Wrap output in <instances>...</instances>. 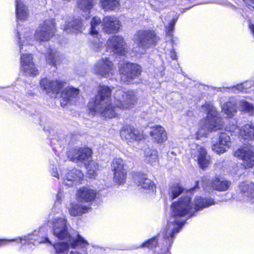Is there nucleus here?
<instances>
[{
  "mask_svg": "<svg viewBox=\"0 0 254 254\" xmlns=\"http://www.w3.org/2000/svg\"><path fill=\"white\" fill-rule=\"evenodd\" d=\"M137 96L132 90L124 91L120 87L116 89L100 85L97 94L89 101L88 107L92 115L99 114L102 117L113 118L118 109L131 108L136 102Z\"/></svg>",
  "mask_w": 254,
  "mask_h": 254,
  "instance_id": "f257e3e1",
  "label": "nucleus"
},
{
  "mask_svg": "<svg viewBox=\"0 0 254 254\" xmlns=\"http://www.w3.org/2000/svg\"><path fill=\"white\" fill-rule=\"evenodd\" d=\"M214 204L215 202L211 198H204L200 196H196L193 202L191 201L190 196H186L173 202L171 206V216L162 233L167 249L171 246L175 234L180 231L186 223L187 217L190 218L194 215L196 211Z\"/></svg>",
  "mask_w": 254,
  "mask_h": 254,
  "instance_id": "f03ea898",
  "label": "nucleus"
},
{
  "mask_svg": "<svg viewBox=\"0 0 254 254\" xmlns=\"http://www.w3.org/2000/svg\"><path fill=\"white\" fill-rule=\"evenodd\" d=\"M48 224L52 227V232L55 237L61 240H66L53 245L55 254H67L70 248L76 249L78 247L85 248L89 245L87 241L78 234L76 238L71 237L69 233L70 225L65 216L53 217L48 221Z\"/></svg>",
  "mask_w": 254,
  "mask_h": 254,
  "instance_id": "7ed1b4c3",
  "label": "nucleus"
},
{
  "mask_svg": "<svg viewBox=\"0 0 254 254\" xmlns=\"http://www.w3.org/2000/svg\"><path fill=\"white\" fill-rule=\"evenodd\" d=\"M16 30V36L21 55V69L28 75L35 76L38 74V70L32 62V56L29 54L23 53L24 51H27L28 45H32L33 41L31 29L18 25Z\"/></svg>",
  "mask_w": 254,
  "mask_h": 254,
  "instance_id": "20e7f679",
  "label": "nucleus"
},
{
  "mask_svg": "<svg viewBox=\"0 0 254 254\" xmlns=\"http://www.w3.org/2000/svg\"><path fill=\"white\" fill-rule=\"evenodd\" d=\"M202 112L206 114V119L201 122V127L197 132V138L199 136H203L207 134V131H212L221 129L223 125L222 119L216 108L211 102H206L201 108Z\"/></svg>",
  "mask_w": 254,
  "mask_h": 254,
  "instance_id": "39448f33",
  "label": "nucleus"
},
{
  "mask_svg": "<svg viewBox=\"0 0 254 254\" xmlns=\"http://www.w3.org/2000/svg\"><path fill=\"white\" fill-rule=\"evenodd\" d=\"M16 242L22 245H25L29 249H33L34 246L41 243H48L52 245V242L46 236V229L40 227L31 234L12 239H0V247L5 245L7 243Z\"/></svg>",
  "mask_w": 254,
  "mask_h": 254,
  "instance_id": "423d86ee",
  "label": "nucleus"
},
{
  "mask_svg": "<svg viewBox=\"0 0 254 254\" xmlns=\"http://www.w3.org/2000/svg\"><path fill=\"white\" fill-rule=\"evenodd\" d=\"M133 41L142 50L139 54H144L146 50L155 46L158 37L154 31L139 30L134 34Z\"/></svg>",
  "mask_w": 254,
  "mask_h": 254,
  "instance_id": "0eeeda50",
  "label": "nucleus"
},
{
  "mask_svg": "<svg viewBox=\"0 0 254 254\" xmlns=\"http://www.w3.org/2000/svg\"><path fill=\"white\" fill-rule=\"evenodd\" d=\"M119 71L121 75V80L127 83H130L132 80L140 75L141 67L135 64L121 61L119 64Z\"/></svg>",
  "mask_w": 254,
  "mask_h": 254,
  "instance_id": "6e6552de",
  "label": "nucleus"
},
{
  "mask_svg": "<svg viewBox=\"0 0 254 254\" xmlns=\"http://www.w3.org/2000/svg\"><path fill=\"white\" fill-rule=\"evenodd\" d=\"M231 185V182L217 176L211 179L206 176L203 177L201 179L202 187L208 191L212 189L220 191H226L229 189Z\"/></svg>",
  "mask_w": 254,
  "mask_h": 254,
  "instance_id": "1a4fd4ad",
  "label": "nucleus"
},
{
  "mask_svg": "<svg viewBox=\"0 0 254 254\" xmlns=\"http://www.w3.org/2000/svg\"><path fill=\"white\" fill-rule=\"evenodd\" d=\"M56 31L54 20L47 19L36 30L34 35L35 39L38 42L48 41L55 35Z\"/></svg>",
  "mask_w": 254,
  "mask_h": 254,
  "instance_id": "9d476101",
  "label": "nucleus"
},
{
  "mask_svg": "<svg viewBox=\"0 0 254 254\" xmlns=\"http://www.w3.org/2000/svg\"><path fill=\"white\" fill-rule=\"evenodd\" d=\"M92 150L89 148L77 147L70 149L67 153V157L73 162L86 165L92 158Z\"/></svg>",
  "mask_w": 254,
  "mask_h": 254,
  "instance_id": "9b49d317",
  "label": "nucleus"
},
{
  "mask_svg": "<svg viewBox=\"0 0 254 254\" xmlns=\"http://www.w3.org/2000/svg\"><path fill=\"white\" fill-rule=\"evenodd\" d=\"M102 23L100 18L98 16L93 17L90 22L89 33L91 35L97 38L93 41L92 48L93 50L97 52H102L105 48L102 42L103 40L98 37L99 31L102 26Z\"/></svg>",
  "mask_w": 254,
  "mask_h": 254,
  "instance_id": "f8f14e48",
  "label": "nucleus"
},
{
  "mask_svg": "<svg viewBox=\"0 0 254 254\" xmlns=\"http://www.w3.org/2000/svg\"><path fill=\"white\" fill-rule=\"evenodd\" d=\"M94 72L97 75L104 77H110L115 71V67L108 58H102L94 65Z\"/></svg>",
  "mask_w": 254,
  "mask_h": 254,
  "instance_id": "ddd939ff",
  "label": "nucleus"
},
{
  "mask_svg": "<svg viewBox=\"0 0 254 254\" xmlns=\"http://www.w3.org/2000/svg\"><path fill=\"white\" fill-rule=\"evenodd\" d=\"M235 157L242 161V165L245 168L254 166V152L248 146L240 147L235 151Z\"/></svg>",
  "mask_w": 254,
  "mask_h": 254,
  "instance_id": "4468645a",
  "label": "nucleus"
},
{
  "mask_svg": "<svg viewBox=\"0 0 254 254\" xmlns=\"http://www.w3.org/2000/svg\"><path fill=\"white\" fill-rule=\"evenodd\" d=\"M65 83L60 80H53L47 77L43 78L40 81V88L46 94L59 93L60 91L65 86Z\"/></svg>",
  "mask_w": 254,
  "mask_h": 254,
  "instance_id": "2eb2a0df",
  "label": "nucleus"
},
{
  "mask_svg": "<svg viewBox=\"0 0 254 254\" xmlns=\"http://www.w3.org/2000/svg\"><path fill=\"white\" fill-rule=\"evenodd\" d=\"M106 49L121 55H125L127 52L124 39L120 36H113L110 38L107 42Z\"/></svg>",
  "mask_w": 254,
  "mask_h": 254,
  "instance_id": "dca6fc26",
  "label": "nucleus"
},
{
  "mask_svg": "<svg viewBox=\"0 0 254 254\" xmlns=\"http://www.w3.org/2000/svg\"><path fill=\"white\" fill-rule=\"evenodd\" d=\"M63 184L68 187L76 186L80 183L83 178V174L79 170L75 168L67 170L62 175Z\"/></svg>",
  "mask_w": 254,
  "mask_h": 254,
  "instance_id": "f3484780",
  "label": "nucleus"
},
{
  "mask_svg": "<svg viewBox=\"0 0 254 254\" xmlns=\"http://www.w3.org/2000/svg\"><path fill=\"white\" fill-rule=\"evenodd\" d=\"M120 134L122 139L128 142L139 141L144 138L142 132L130 126L124 127L121 130Z\"/></svg>",
  "mask_w": 254,
  "mask_h": 254,
  "instance_id": "a211bd4d",
  "label": "nucleus"
},
{
  "mask_svg": "<svg viewBox=\"0 0 254 254\" xmlns=\"http://www.w3.org/2000/svg\"><path fill=\"white\" fill-rule=\"evenodd\" d=\"M79 98V90L73 87L68 86L62 91L61 104L62 106L75 102Z\"/></svg>",
  "mask_w": 254,
  "mask_h": 254,
  "instance_id": "6ab92c4d",
  "label": "nucleus"
},
{
  "mask_svg": "<svg viewBox=\"0 0 254 254\" xmlns=\"http://www.w3.org/2000/svg\"><path fill=\"white\" fill-rule=\"evenodd\" d=\"M103 31L108 34L118 32L121 28V22L115 16H107L102 23Z\"/></svg>",
  "mask_w": 254,
  "mask_h": 254,
  "instance_id": "aec40b11",
  "label": "nucleus"
},
{
  "mask_svg": "<svg viewBox=\"0 0 254 254\" xmlns=\"http://www.w3.org/2000/svg\"><path fill=\"white\" fill-rule=\"evenodd\" d=\"M231 146L230 137L226 132H221L218 140L213 141L212 149L218 154L226 152Z\"/></svg>",
  "mask_w": 254,
  "mask_h": 254,
  "instance_id": "412c9836",
  "label": "nucleus"
},
{
  "mask_svg": "<svg viewBox=\"0 0 254 254\" xmlns=\"http://www.w3.org/2000/svg\"><path fill=\"white\" fill-rule=\"evenodd\" d=\"M196 150L191 148V155L196 157L197 162L200 168L204 169L206 168L210 163V157L207 155L206 150L200 146L195 145Z\"/></svg>",
  "mask_w": 254,
  "mask_h": 254,
  "instance_id": "4be33fe9",
  "label": "nucleus"
},
{
  "mask_svg": "<svg viewBox=\"0 0 254 254\" xmlns=\"http://www.w3.org/2000/svg\"><path fill=\"white\" fill-rule=\"evenodd\" d=\"M240 139L244 144L251 145L254 139V126L252 123L243 126L240 130Z\"/></svg>",
  "mask_w": 254,
  "mask_h": 254,
  "instance_id": "5701e85b",
  "label": "nucleus"
},
{
  "mask_svg": "<svg viewBox=\"0 0 254 254\" xmlns=\"http://www.w3.org/2000/svg\"><path fill=\"white\" fill-rule=\"evenodd\" d=\"M133 179L135 183L144 190L152 191L155 190L156 187L153 182L142 173H135L133 175Z\"/></svg>",
  "mask_w": 254,
  "mask_h": 254,
  "instance_id": "b1692460",
  "label": "nucleus"
},
{
  "mask_svg": "<svg viewBox=\"0 0 254 254\" xmlns=\"http://www.w3.org/2000/svg\"><path fill=\"white\" fill-rule=\"evenodd\" d=\"M82 22L80 18H74L66 21L64 26V31L67 33H77L82 30Z\"/></svg>",
  "mask_w": 254,
  "mask_h": 254,
  "instance_id": "393cba45",
  "label": "nucleus"
},
{
  "mask_svg": "<svg viewBox=\"0 0 254 254\" xmlns=\"http://www.w3.org/2000/svg\"><path fill=\"white\" fill-rule=\"evenodd\" d=\"M15 13L18 21H24L27 19L29 10L23 0H15Z\"/></svg>",
  "mask_w": 254,
  "mask_h": 254,
  "instance_id": "a878e982",
  "label": "nucleus"
},
{
  "mask_svg": "<svg viewBox=\"0 0 254 254\" xmlns=\"http://www.w3.org/2000/svg\"><path fill=\"white\" fill-rule=\"evenodd\" d=\"M241 193L245 200L254 199V184L252 182H243L239 186Z\"/></svg>",
  "mask_w": 254,
  "mask_h": 254,
  "instance_id": "bb28decb",
  "label": "nucleus"
},
{
  "mask_svg": "<svg viewBox=\"0 0 254 254\" xmlns=\"http://www.w3.org/2000/svg\"><path fill=\"white\" fill-rule=\"evenodd\" d=\"M150 135L158 143H161L167 140V133L164 128L160 126H155L151 128Z\"/></svg>",
  "mask_w": 254,
  "mask_h": 254,
  "instance_id": "cd10ccee",
  "label": "nucleus"
},
{
  "mask_svg": "<svg viewBox=\"0 0 254 254\" xmlns=\"http://www.w3.org/2000/svg\"><path fill=\"white\" fill-rule=\"evenodd\" d=\"M96 194L95 190L89 188H83L78 190L77 197L80 201L90 202L94 200Z\"/></svg>",
  "mask_w": 254,
  "mask_h": 254,
  "instance_id": "c85d7f7f",
  "label": "nucleus"
},
{
  "mask_svg": "<svg viewBox=\"0 0 254 254\" xmlns=\"http://www.w3.org/2000/svg\"><path fill=\"white\" fill-rule=\"evenodd\" d=\"M90 208L89 206L83 205L82 201H79L77 203H70L68 207V211L70 215L78 216L87 213Z\"/></svg>",
  "mask_w": 254,
  "mask_h": 254,
  "instance_id": "c756f323",
  "label": "nucleus"
},
{
  "mask_svg": "<svg viewBox=\"0 0 254 254\" xmlns=\"http://www.w3.org/2000/svg\"><path fill=\"white\" fill-rule=\"evenodd\" d=\"M252 86H253L252 82L251 81H248L232 87L223 88V90L221 91L231 92L235 94H237L240 92L247 93L249 92L248 90Z\"/></svg>",
  "mask_w": 254,
  "mask_h": 254,
  "instance_id": "7c9ffc66",
  "label": "nucleus"
},
{
  "mask_svg": "<svg viewBox=\"0 0 254 254\" xmlns=\"http://www.w3.org/2000/svg\"><path fill=\"white\" fill-rule=\"evenodd\" d=\"M63 59L62 55L56 49L49 50L47 56V61L49 64L56 66L60 64Z\"/></svg>",
  "mask_w": 254,
  "mask_h": 254,
  "instance_id": "2f4dec72",
  "label": "nucleus"
},
{
  "mask_svg": "<svg viewBox=\"0 0 254 254\" xmlns=\"http://www.w3.org/2000/svg\"><path fill=\"white\" fill-rule=\"evenodd\" d=\"M101 7L104 11H112L120 6V0H100Z\"/></svg>",
  "mask_w": 254,
  "mask_h": 254,
  "instance_id": "473e14b6",
  "label": "nucleus"
},
{
  "mask_svg": "<svg viewBox=\"0 0 254 254\" xmlns=\"http://www.w3.org/2000/svg\"><path fill=\"white\" fill-rule=\"evenodd\" d=\"M97 3L96 0H77V5L79 9L90 13V10Z\"/></svg>",
  "mask_w": 254,
  "mask_h": 254,
  "instance_id": "72a5a7b5",
  "label": "nucleus"
},
{
  "mask_svg": "<svg viewBox=\"0 0 254 254\" xmlns=\"http://www.w3.org/2000/svg\"><path fill=\"white\" fill-rule=\"evenodd\" d=\"M222 108L227 118L232 117L237 111L236 103L233 101L227 102L223 105Z\"/></svg>",
  "mask_w": 254,
  "mask_h": 254,
  "instance_id": "f704fd0d",
  "label": "nucleus"
},
{
  "mask_svg": "<svg viewBox=\"0 0 254 254\" xmlns=\"http://www.w3.org/2000/svg\"><path fill=\"white\" fill-rule=\"evenodd\" d=\"M145 161L151 165H155L157 163L158 155L156 150L148 148L144 152Z\"/></svg>",
  "mask_w": 254,
  "mask_h": 254,
  "instance_id": "c9c22d12",
  "label": "nucleus"
},
{
  "mask_svg": "<svg viewBox=\"0 0 254 254\" xmlns=\"http://www.w3.org/2000/svg\"><path fill=\"white\" fill-rule=\"evenodd\" d=\"M239 105L242 111L248 113L250 116L254 115V105L245 100H242L239 102Z\"/></svg>",
  "mask_w": 254,
  "mask_h": 254,
  "instance_id": "e433bc0d",
  "label": "nucleus"
},
{
  "mask_svg": "<svg viewBox=\"0 0 254 254\" xmlns=\"http://www.w3.org/2000/svg\"><path fill=\"white\" fill-rule=\"evenodd\" d=\"M127 178L126 170L114 172V181L115 183L121 185L124 184Z\"/></svg>",
  "mask_w": 254,
  "mask_h": 254,
  "instance_id": "4c0bfd02",
  "label": "nucleus"
},
{
  "mask_svg": "<svg viewBox=\"0 0 254 254\" xmlns=\"http://www.w3.org/2000/svg\"><path fill=\"white\" fill-rule=\"evenodd\" d=\"M85 165L86 166L88 174L90 177L96 175L98 170V165L95 161L91 160V158L88 163Z\"/></svg>",
  "mask_w": 254,
  "mask_h": 254,
  "instance_id": "58836bf2",
  "label": "nucleus"
},
{
  "mask_svg": "<svg viewBox=\"0 0 254 254\" xmlns=\"http://www.w3.org/2000/svg\"><path fill=\"white\" fill-rule=\"evenodd\" d=\"M184 190V189L182 187L178 185H174L170 189L169 196L171 199H174L182 193Z\"/></svg>",
  "mask_w": 254,
  "mask_h": 254,
  "instance_id": "ea45409f",
  "label": "nucleus"
},
{
  "mask_svg": "<svg viewBox=\"0 0 254 254\" xmlns=\"http://www.w3.org/2000/svg\"><path fill=\"white\" fill-rule=\"evenodd\" d=\"M124 164L123 160L121 158H114L112 162V169L114 172L124 170Z\"/></svg>",
  "mask_w": 254,
  "mask_h": 254,
  "instance_id": "a19ab883",
  "label": "nucleus"
},
{
  "mask_svg": "<svg viewBox=\"0 0 254 254\" xmlns=\"http://www.w3.org/2000/svg\"><path fill=\"white\" fill-rule=\"evenodd\" d=\"M176 22V19L173 18L170 21L168 25H165L166 34L167 36H169L171 38L173 36Z\"/></svg>",
  "mask_w": 254,
  "mask_h": 254,
  "instance_id": "79ce46f5",
  "label": "nucleus"
},
{
  "mask_svg": "<svg viewBox=\"0 0 254 254\" xmlns=\"http://www.w3.org/2000/svg\"><path fill=\"white\" fill-rule=\"evenodd\" d=\"M158 244L157 238L156 237H153L147 241L144 242L142 244V245L140 246V247L143 248H147L149 249H152L155 247Z\"/></svg>",
  "mask_w": 254,
  "mask_h": 254,
  "instance_id": "37998d69",
  "label": "nucleus"
},
{
  "mask_svg": "<svg viewBox=\"0 0 254 254\" xmlns=\"http://www.w3.org/2000/svg\"><path fill=\"white\" fill-rule=\"evenodd\" d=\"M225 129L226 131H228L229 132L236 133H239L240 134V130L237 126V125L235 124H232V125L227 126Z\"/></svg>",
  "mask_w": 254,
  "mask_h": 254,
  "instance_id": "c03bdc74",
  "label": "nucleus"
},
{
  "mask_svg": "<svg viewBox=\"0 0 254 254\" xmlns=\"http://www.w3.org/2000/svg\"><path fill=\"white\" fill-rule=\"evenodd\" d=\"M63 196V192L60 190L57 195V201L56 202L53 209H56V207H58L59 205V201L62 200V198Z\"/></svg>",
  "mask_w": 254,
  "mask_h": 254,
  "instance_id": "a18cd8bd",
  "label": "nucleus"
},
{
  "mask_svg": "<svg viewBox=\"0 0 254 254\" xmlns=\"http://www.w3.org/2000/svg\"><path fill=\"white\" fill-rule=\"evenodd\" d=\"M244 2L248 6L251 10H254V0H243Z\"/></svg>",
  "mask_w": 254,
  "mask_h": 254,
  "instance_id": "49530a36",
  "label": "nucleus"
},
{
  "mask_svg": "<svg viewBox=\"0 0 254 254\" xmlns=\"http://www.w3.org/2000/svg\"><path fill=\"white\" fill-rule=\"evenodd\" d=\"M170 57H171L172 59L173 60L177 59V53L175 52V51L174 50H172L171 51Z\"/></svg>",
  "mask_w": 254,
  "mask_h": 254,
  "instance_id": "de8ad7c7",
  "label": "nucleus"
},
{
  "mask_svg": "<svg viewBox=\"0 0 254 254\" xmlns=\"http://www.w3.org/2000/svg\"><path fill=\"white\" fill-rule=\"evenodd\" d=\"M51 174H52V175L54 177H56V178H58L59 177V175L57 172V169H56L55 170L53 169V171H51Z\"/></svg>",
  "mask_w": 254,
  "mask_h": 254,
  "instance_id": "09e8293b",
  "label": "nucleus"
},
{
  "mask_svg": "<svg viewBox=\"0 0 254 254\" xmlns=\"http://www.w3.org/2000/svg\"><path fill=\"white\" fill-rule=\"evenodd\" d=\"M70 254H82L77 251H71Z\"/></svg>",
  "mask_w": 254,
  "mask_h": 254,
  "instance_id": "8fccbe9b",
  "label": "nucleus"
},
{
  "mask_svg": "<svg viewBox=\"0 0 254 254\" xmlns=\"http://www.w3.org/2000/svg\"><path fill=\"white\" fill-rule=\"evenodd\" d=\"M198 185H199L198 182H196V187H198Z\"/></svg>",
  "mask_w": 254,
  "mask_h": 254,
  "instance_id": "3c124183",
  "label": "nucleus"
},
{
  "mask_svg": "<svg viewBox=\"0 0 254 254\" xmlns=\"http://www.w3.org/2000/svg\"><path fill=\"white\" fill-rule=\"evenodd\" d=\"M59 210H60V208H58V210L56 211V212H58Z\"/></svg>",
  "mask_w": 254,
  "mask_h": 254,
  "instance_id": "603ef678",
  "label": "nucleus"
},
{
  "mask_svg": "<svg viewBox=\"0 0 254 254\" xmlns=\"http://www.w3.org/2000/svg\"><path fill=\"white\" fill-rule=\"evenodd\" d=\"M171 41H172V42L173 43V40L172 39Z\"/></svg>",
  "mask_w": 254,
  "mask_h": 254,
  "instance_id": "864d4df0",
  "label": "nucleus"
}]
</instances>
